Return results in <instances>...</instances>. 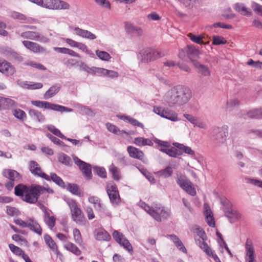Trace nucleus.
I'll list each match as a JSON object with an SVG mask.
<instances>
[{
  "mask_svg": "<svg viewBox=\"0 0 262 262\" xmlns=\"http://www.w3.org/2000/svg\"><path fill=\"white\" fill-rule=\"evenodd\" d=\"M191 97L190 90L179 85L168 91L164 96V101L170 107L180 106L187 103Z\"/></svg>",
  "mask_w": 262,
  "mask_h": 262,
  "instance_id": "nucleus-1",
  "label": "nucleus"
},
{
  "mask_svg": "<svg viewBox=\"0 0 262 262\" xmlns=\"http://www.w3.org/2000/svg\"><path fill=\"white\" fill-rule=\"evenodd\" d=\"M45 190V187L38 185H31L28 187L23 184L16 185L14 189L16 195L30 204L36 203L40 195L43 194Z\"/></svg>",
  "mask_w": 262,
  "mask_h": 262,
  "instance_id": "nucleus-2",
  "label": "nucleus"
},
{
  "mask_svg": "<svg viewBox=\"0 0 262 262\" xmlns=\"http://www.w3.org/2000/svg\"><path fill=\"white\" fill-rule=\"evenodd\" d=\"M139 205L158 222H161V218L167 219L170 216V211L160 204H157L154 207L151 208L145 203L140 202Z\"/></svg>",
  "mask_w": 262,
  "mask_h": 262,
  "instance_id": "nucleus-3",
  "label": "nucleus"
},
{
  "mask_svg": "<svg viewBox=\"0 0 262 262\" xmlns=\"http://www.w3.org/2000/svg\"><path fill=\"white\" fill-rule=\"evenodd\" d=\"M37 5L50 10H69L70 5L62 0H28Z\"/></svg>",
  "mask_w": 262,
  "mask_h": 262,
  "instance_id": "nucleus-4",
  "label": "nucleus"
},
{
  "mask_svg": "<svg viewBox=\"0 0 262 262\" xmlns=\"http://www.w3.org/2000/svg\"><path fill=\"white\" fill-rule=\"evenodd\" d=\"M212 137L214 142L220 146L226 142L228 136V126L224 125L222 126H214L212 128Z\"/></svg>",
  "mask_w": 262,
  "mask_h": 262,
  "instance_id": "nucleus-5",
  "label": "nucleus"
},
{
  "mask_svg": "<svg viewBox=\"0 0 262 262\" xmlns=\"http://www.w3.org/2000/svg\"><path fill=\"white\" fill-rule=\"evenodd\" d=\"M67 203L71 210L73 220L77 224L83 225L85 219L80 209L78 207L76 201L71 200Z\"/></svg>",
  "mask_w": 262,
  "mask_h": 262,
  "instance_id": "nucleus-6",
  "label": "nucleus"
},
{
  "mask_svg": "<svg viewBox=\"0 0 262 262\" xmlns=\"http://www.w3.org/2000/svg\"><path fill=\"white\" fill-rule=\"evenodd\" d=\"M164 55V54H162V53L159 51L150 48H147L140 52L138 55V58L143 62H148L154 60Z\"/></svg>",
  "mask_w": 262,
  "mask_h": 262,
  "instance_id": "nucleus-7",
  "label": "nucleus"
},
{
  "mask_svg": "<svg viewBox=\"0 0 262 262\" xmlns=\"http://www.w3.org/2000/svg\"><path fill=\"white\" fill-rule=\"evenodd\" d=\"M221 203L225 206L224 211L225 216L228 218L229 222L231 223H233L237 221L241 217L240 213L231 208V205L227 200L221 201Z\"/></svg>",
  "mask_w": 262,
  "mask_h": 262,
  "instance_id": "nucleus-8",
  "label": "nucleus"
},
{
  "mask_svg": "<svg viewBox=\"0 0 262 262\" xmlns=\"http://www.w3.org/2000/svg\"><path fill=\"white\" fill-rule=\"evenodd\" d=\"M16 33L25 39L33 40L42 43H48L50 41L48 38L37 32L28 31L19 33L17 31L16 32Z\"/></svg>",
  "mask_w": 262,
  "mask_h": 262,
  "instance_id": "nucleus-9",
  "label": "nucleus"
},
{
  "mask_svg": "<svg viewBox=\"0 0 262 262\" xmlns=\"http://www.w3.org/2000/svg\"><path fill=\"white\" fill-rule=\"evenodd\" d=\"M106 189L112 204L115 206L118 205L121 202V198L116 185L115 184H107Z\"/></svg>",
  "mask_w": 262,
  "mask_h": 262,
  "instance_id": "nucleus-10",
  "label": "nucleus"
},
{
  "mask_svg": "<svg viewBox=\"0 0 262 262\" xmlns=\"http://www.w3.org/2000/svg\"><path fill=\"white\" fill-rule=\"evenodd\" d=\"M72 157L74 163L82 171L84 177L87 179H91L92 177L91 165L90 164L81 160L74 154L72 155Z\"/></svg>",
  "mask_w": 262,
  "mask_h": 262,
  "instance_id": "nucleus-11",
  "label": "nucleus"
},
{
  "mask_svg": "<svg viewBox=\"0 0 262 262\" xmlns=\"http://www.w3.org/2000/svg\"><path fill=\"white\" fill-rule=\"evenodd\" d=\"M154 111L159 116L172 121H178L180 120L178 117L177 113L168 108H164L161 107H155Z\"/></svg>",
  "mask_w": 262,
  "mask_h": 262,
  "instance_id": "nucleus-12",
  "label": "nucleus"
},
{
  "mask_svg": "<svg viewBox=\"0 0 262 262\" xmlns=\"http://www.w3.org/2000/svg\"><path fill=\"white\" fill-rule=\"evenodd\" d=\"M113 237L114 239L121 246L123 247L129 252L133 251V247L129 241L125 238L124 235L117 230H115L113 233Z\"/></svg>",
  "mask_w": 262,
  "mask_h": 262,
  "instance_id": "nucleus-13",
  "label": "nucleus"
},
{
  "mask_svg": "<svg viewBox=\"0 0 262 262\" xmlns=\"http://www.w3.org/2000/svg\"><path fill=\"white\" fill-rule=\"evenodd\" d=\"M255 252L253 243L250 238H247L245 244V260L246 262H256Z\"/></svg>",
  "mask_w": 262,
  "mask_h": 262,
  "instance_id": "nucleus-14",
  "label": "nucleus"
},
{
  "mask_svg": "<svg viewBox=\"0 0 262 262\" xmlns=\"http://www.w3.org/2000/svg\"><path fill=\"white\" fill-rule=\"evenodd\" d=\"M23 45L30 51L37 54H46L48 52L47 49L39 44L29 40L23 41Z\"/></svg>",
  "mask_w": 262,
  "mask_h": 262,
  "instance_id": "nucleus-15",
  "label": "nucleus"
},
{
  "mask_svg": "<svg viewBox=\"0 0 262 262\" xmlns=\"http://www.w3.org/2000/svg\"><path fill=\"white\" fill-rule=\"evenodd\" d=\"M29 168L31 173L34 176L41 177L48 181L50 180V176L42 172L41 167L36 161H30L29 164Z\"/></svg>",
  "mask_w": 262,
  "mask_h": 262,
  "instance_id": "nucleus-16",
  "label": "nucleus"
},
{
  "mask_svg": "<svg viewBox=\"0 0 262 262\" xmlns=\"http://www.w3.org/2000/svg\"><path fill=\"white\" fill-rule=\"evenodd\" d=\"M0 72L7 76H10L15 74L16 70L10 62L5 60H0Z\"/></svg>",
  "mask_w": 262,
  "mask_h": 262,
  "instance_id": "nucleus-17",
  "label": "nucleus"
},
{
  "mask_svg": "<svg viewBox=\"0 0 262 262\" xmlns=\"http://www.w3.org/2000/svg\"><path fill=\"white\" fill-rule=\"evenodd\" d=\"M233 8L240 14L245 16H250L252 14L251 10L243 3H237L235 4Z\"/></svg>",
  "mask_w": 262,
  "mask_h": 262,
  "instance_id": "nucleus-18",
  "label": "nucleus"
},
{
  "mask_svg": "<svg viewBox=\"0 0 262 262\" xmlns=\"http://www.w3.org/2000/svg\"><path fill=\"white\" fill-rule=\"evenodd\" d=\"M2 174L4 177L13 181H18L21 179L20 174L16 170L12 169H4Z\"/></svg>",
  "mask_w": 262,
  "mask_h": 262,
  "instance_id": "nucleus-19",
  "label": "nucleus"
},
{
  "mask_svg": "<svg viewBox=\"0 0 262 262\" xmlns=\"http://www.w3.org/2000/svg\"><path fill=\"white\" fill-rule=\"evenodd\" d=\"M74 31L77 35L80 36L83 38H85L90 40H94L96 38V35L90 31L80 29L78 27H76L74 29Z\"/></svg>",
  "mask_w": 262,
  "mask_h": 262,
  "instance_id": "nucleus-20",
  "label": "nucleus"
},
{
  "mask_svg": "<svg viewBox=\"0 0 262 262\" xmlns=\"http://www.w3.org/2000/svg\"><path fill=\"white\" fill-rule=\"evenodd\" d=\"M204 215L206 217V220L207 224L210 227H213L215 226V222L214 217L213 216L212 213L208 206L206 204H204Z\"/></svg>",
  "mask_w": 262,
  "mask_h": 262,
  "instance_id": "nucleus-21",
  "label": "nucleus"
},
{
  "mask_svg": "<svg viewBox=\"0 0 262 262\" xmlns=\"http://www.w3.org/2000/svg\"><path fill=\"white\" fill-rule=\"evenodd\" d=\"M127 151L129 156L134 158L142 160L144 157L143 152L134 146H129L127 147Z\"/></svg>",
  "mask_w": 262,
  "mask_h": 262,
  "instance_id": "nucleus-22",
  "label": "nucleus"
},
{
  "mask_svg": "<svg viewBox=\"0 0 262 262\" xmlns=\"http://www.w3.org/2000/svg\"><path fill=\"white\" fill-rule=\"evenodd\" d=\"M28 114L32 119L38 122H43L46 120L44 115L38 110L30 109Z\"/></svg>",
  "mask_w": 262,
  "mask_h": 262,
  "instance_id": "nucleus-23",
  "label": "nucleus"
},
{
  "mask_svg": "<svg viewBox=\"0 0 262 262\" xmlns=\"http://www.w3.org/2000/svg\"><path fill=\"white\" fill-rule=\"evenodd\" d=\"M27 228H29L30 230L34 232L39 235L42 234V229L40 226L36 221H34L32 219H28V225Z\"/></svg>",
  "mask_w": 262,
  "mask_h": 262,
  "instance_id": "nucleus-24",
  "label": "nucleus"
},
{
  "mask_svg": "<svg viewBox=\"0 0 262 262\" xmlns=\"http://www.w3.org/2000/svg\"><path fill=\"white\" fill-rule=\"evenodd\" d=\"M61 89V85L60 84H55L53 85L50 88V89L46 91L44 94V98L46 99H49L56 94H57Z\"/></svg>",
  "mask_w": 262,
  "mask_h": 262,
  "instance_id": "nucleus-25",
  "label": "nucleus"
},
{
  "mask_svg": "<svg viewBox=\"0 0 262 262\" xmlns=\"http://www.w3.org/2000/svg\"><path fill=\"white\" fill-rule=\"evenodd\" d=\"M96 73L98 75H104L110 78H115L118 76V74L117 72L101 68H98Z\"/></svg>",
  "mask_w": 262,
  "mask_h": 262,
  "instance_id": "nucleus-26",
  "label": "nucleus"
},
{
  "mask_svg": "<svg viewBox=\"0 0 262 262\" xmlns=\"http://www.w3.org/2000/svg\"><path fill=\"white\" fill-rule=\"evenodd\" d=\"M167 236H168L170 238V239L173 241L174 243L176 246L182 252L184 253L187 252V250L185 246H184L182 242L181 241L180 238L175 234H170L167 235Z\"/></svg>",
  "mask_w": 262,
  "mask_h": 262,
  "instance_id": "nucleus-27",
  "label": "nucleus"
},
{
  "mask_svg": "<svg viewBox=\"0 0 262 262\" xmlns=\"http://www.w3.org/2000/svg\"><path fill=\"white\" fill-rule=\"evenodd\" d=\"M31 103L39 108H45L48 110H53L54 104L53 103L47 102V101H36L33 100L31 101Z\"/></svg>",
  "mask_w": 262,
  "mask_h": 262,
  "instance_id": "nucleus-28",
  "label": "nucleus"
},
{
  "mask_svg": "<svg viewBox=\"0 0 262 262\" xmlns=\"http://www.w3.org/2000/svg\"><path fill=\"white\" fill-rule=\"evenodd\" d=\"M195 67L196 68L199 73L203 76H209L210 75V71L208 67L201 64L199 62H195L194 63Z\"/></svg>",
  "mask_w": 262,
  "mask_h": 262,
  "instance_id": "nucleus-29",
  "label": "nucleus"
},
{
  "mask_svg": "<svg viewBox=\"0 0 262 262\" xmlns=\"http://www.w3.org/2000/svg\"><path fill=\"white\" fill-rule=\"evenodd\" d=\"M96 238L99 241H108L111 239L110 235L103 229H98L95 234Z\"/></svg>",
  "mask_w": 262,
  "mask_h": 262,
  "instance_id": "nucleus-30",
  "label": "nucleus"
},
{
  "mask_svg": "<svg viewBox=\"0 0 262 262\" xmlns=\"http://www.w3.org/2000/svg\"><path fill=\"white\" fill-rule=\"evenodd\" d=\"M1 108H9L10 107L16 106V103L12 99L8 98H4L1 96Z\"/></svg>",
  "mask_w": 262,
  "mask_h": 262,
  "instance_id": "nucleus-31",
  "label": "nucleus"
},
{
  "mask_svg": "<svg viewBox=\"0 0 262 262\" xmlns=\"http://www.w3.org/2000/svg\"><path fill=\"white\" fill-rule=\"evenodd\" d=\"M196 243L206 253L207 255L212 254V250L205 242V239L195 238Z\"/></svg>",
  "mask_w": 262,
  "mask_h": 262,
  "instance_id": "nucleus-32",
  "label": "nucleus"
},
{
  "mask_svg": "<svg viewBox=\"0 0 262 262\" xmlns=\"http://www.w3.org/2000/svg\"><path fill=\"white\" fill-rule=\"evenodd\" d=\"M160 150L166 154L170 157L174 158H176L182 155V152L181 151H178V150L174 147H171L170 148H161Z\"/></svg>",
  "mask_w": 262,
  "mask_h": 262,
  "instance_id": "nucleus-33",
  "label": "nucleus"
},
{
  "mask_svg": "<svg viewBox=\"0 0 262 262\" xmlns=\"http://www.w3.org/2000/svg\"><path fill=\"white\" fill-rule=\"evenodd\" d=\"M190 230L192 232L196 233L200 238V239H206V235L204 231L199 226L196 225H192L190 228Z\"/></svg>",
  "mask_w": 262,
  "mask_h": 262,
  "instance_id": "nucleus-34",
  "label": "nucleus"
},
{
  "mask_svg": "<svg viewBox=\"0 0 262 262\" xmlns=\"http://www.w3.org/2000/svg\"><path fill=\"white\" fill-rule=\"evenodd\" d=\"M134 143L139 146L145 145L152 146L153 145L150 140L143 137L136 138L134 140Z\"/></svg>",
  "mask_w": 262,
  "mask_h": 262,
  "instance_id": "nucleus-35",
  "label": "nucleus"
},
{
  "mask_svg": "<svg viewBox=\"0 0 262 262\" xmlns=\"http://www.w3.org/2000/svg\"><path fill=\"white\" fill-rule=\"evenodd\" d=\"M79 69L81 71L86 72L90 74H97L96 71L98 70V68L96 67H89L84 62H80L79 65Z\"/></svg>",
  "mask_w": 262,
  "mask_h": 262,
  "instance_id": "nucleus-36",
  "label": "nucleus"
},
{
  "mask_svg": "<svg viewBox=\"0 0 262 262\" xmlns=\"http://www.w3.org/2000/svg\"><path fill=\"white\" fill-rule=\"evenodd\" d=\"M58 161L66 166H71L72 161L71 158L64 153H60L58 155Z\"/></svg>",
  "mask_w": 262,
  "mask_h": 262,
  "instance_id": "nucleus-37",
  "label": "nucleus"
},
{
  "mask_svg": "<svg viewBox=\"0 0 262 262\" xmlns=\"http://www.w3.org/2000/svg\"><path fill=\"white\" fill-rule=\"evenodd\" d=\"M10 16L14 19L26 20L27 23H31L33 20L32 18H27L25 15L15 11L12 12Z\"/></svg>",
  "mask_w": 262,
  "mask_h": 262,
  "instance_id": "nucleus-38",
  "label": "nucleus"
},
{
  "mask_svg": "<svg viewBox=\"0 0 262 262\" xmlns=\"http://www.w3.org/2000/svg\"><path fill=\"white\" fill-rule=\"evenodd\" d=\"M106 127L107 129L110 132H112L115 134H120L122 135L123 134H125L126 135H128L129 134L126 132L124 130H120L115 125L110 123H106Z\"/></svg>",
  "mask_w": 262,
  "mask_h": 262,
  "instance_id": "nucleus-39",
  "label": "nucleus"
},
{
  "mask_svg": "<svg viewBox=\"0 0 262 262\" xmlns=\"http://www.w3.org/2000/svg\"><path fill=\"white\" fill-rule=\"evenodd\" d=\"M187 53L190 58L198 57L200 54L199 50L192 46H188Z\"/></svg>",
  "mask_w": 262,
  "mask_h": 262,
  "instance_id": "nucleus-40",
  "label": "nucleus"
},
{
  "mask_svg": "<svg viewBox=\"0 0 262 262\" xmlns=\"http://www.w3.org/2000/svg\"><path fill=\"white\" fill-rule=\"evenodd\" d=\"M173 145L179 149L182 150L185 153L189 155H193L194 154V151L192 150L190 147L185 146L182 144H180L177 142L173 143Z\"/></svg>",
  "mask_w": 262,
  "mask_h": 262,
  "instance_id": "nucleus-41",
  "label": "nucleus"
},
{
  "mask_svg": "<svg viewBox=\"0 0 262 262\" xmlns=\"http://www.w3.org/2000/svg\"><path fill=\"white\" fill-rule=\"evenodd\" d=\"M65 248L76 255H79L81 254L80 249L74 244L69 242L67 243Z\"/></svg>",
  "mask_w": 262,
  "mask_h": 262,
  "instance_id": "nucleus-42",
  "label": "nucleus"
},
{
  "mask_svg": "<svg viewBox=\"0 0 262 262\" xmlns=\"http://www.w3.org/2000/svg\"><path fill=\"white\" fill-rule=\"evenodd\" d=\"M109 170L113 175L115 180L118 181L121 178L120 172L119 168L112 164L109 167Z\"/></svg>",
  "mask_w": 262,
  "mask_h": 262,
  "instance_id": "nucleus-43",
  "label": "nucleus"
},
{
  "mask_svg": "<svg viewBox=\"0 0 262 262\" xmlns=\"http://www.w3.org/2000/svg\"><path fill=\"white\" fill-rule=\"evenodd\" d=\"M120 118L124 121H127L128 122H129L131 124H132L134 126H139L141 127V128L144 127V125L142 123L139 122L138 120L134 118L125 116H122L120 117Z\"/></svg>",
  "mask_w": 262,
  "mask_h": 262,
  "instance_id": "nucleus-44",
  "label": "nucleus"
},
{
  "mask_svg": "<svg viewBox=\"0 0 262 262\" xmlns=\"http://www.w3.org/2000/svg\"><path fill=\"white\" fill-rule=\"evenodd\" d=\"M247 116L250 118H262V108L253 109L247 113Z\"/></svg>",
  "mask_w": 262,
  "mask_h": 262,
  "instance_id": "nucleus-45",
  "label": "nucleus"
},
{
  "mask_svg": "<svg viewBox=\"0 0 262 262\" xmlns=\"http://www.w3.org/2000/svg\"><path fill=\"white\" fill-rule=\"evenodd\" d=\"M50 179H51L54 183H55L57 185H59V186L62 188L66 187L63 181V180L56 173H51Z\"/></svg>",
  "mask_w": 262,
  "mask_h": 262,
  "instance_id": "nucleus-46",
  "label": "nucleus"
},
{
  "mask_svg": "<svg viewBox=\"0 0 262 262\" xmlns=\"http://www.w3.org/2000/svg\"><path fill=\"white\" fill-rule=\"evenodd\" d=\"M67 189L73 194L79 195L80 194V190L76 184L69 183L67 186Z\"/></svg>",
  "mask_w": 262,
  "mask_h": 262,
  "instance_id": "nucleus-47",
  "label": "nucleus"
},
{
  "mask_svg": "<svg viewBox=\"0 0 262 262\" xmlns=\"http://www.w3.org/2000/svg\"><path fill=\"white\" fill-rule=\"evenodd\" d=\"M182 189L192 196H194L196 194L195 188L192 186V184L190 181Z\"/></svg>",
  "mask_w": 262,
  "mask_h": 262,
  "instance_id": "nucleus-48",
  "label": "nucleus"
},
{
  "mask_svg": "<svg viewBox=\"0 0 262 262\" xmlns=\"http://www.w3.org/2000/svg\"><path fill=\"white\" fill-rule=\"evenodd\" d=\"M47 128L55 136L63 139H66V137L60 132V131L58 128H56L54 125H49L47 126Z\"/></svg>",
  "mask_w": 262,
  "mask_h": 262,
  "instance_id": "nucleus-49",
  "label": "nucleus"
},
{
  "mask_svg": "<svg viewBox=\"0 0 262 262\" xmlns=\"http://www.w3.org/2000/svg\"><path fill=\"white\" fill-rule=\"evenodd\" d=\"M44 239L46 244L49 246V247L51 249H52L53 250H57V246L50 235L48 234H45L44 235Z\"/></svg>",
  "mask_w": 262,
  "mask_h": 262,
  "instance_id": "nucleus-50",
  "label": "nucleus"
},
{
  "mask_svg": "<svg viewBox=\"0 0 262 262\" xmlns=\"http://www.w3.org/2000/svg\"><path fill=\"white\" fill-rule=\"evenodd\" d=\"M9 247L10 249V250L15 254L18 256H23V254H25V253L23 251V250L20 248L19 247L15 246L14 245L12 244H10L9 245Z\"/></svg>",
  "mask_w": 262,
  "mask_h": 262,
  "instance_id": "nucleus-51",
  "label": "nucleus"
},
{
  "mask_svg": "<svg viewBox=\"0 0 262 262\" xmlns=\"http://www.w3.org/2000/svg\"><path fill=\"white\" fill-rule=\"evenodd\" d=\"M239 101L235 98L230 99L227 102L226 109L230 111L234 107H236L239 105Z\"/></svg>",
  "mask_w": 262,
  "mask_h": 262,
  "instance_id": "nucleus-52",
  "label": "nucleus"
},
{
  "mask_svg": "<svg viewBox=\"0 0 262 262\" xmlns=\"http://www.w3.org/2000/svg\"><path fill=\"white\" fill-rule=\"evenodd\" d=\"M251 7L255 13L262 16V5L255 2H252Z\"/></svg>",
  "mask_w": 262,
  "mask_h": 262,
  "instance_id": "nucleus-53",
  "label": "nucleus"
},
{
  "mask_svg": "<svg viewBox=\"0 0 262 262\" xmlns=\"http://www.w3.org/2000/svg\"><path fill=\"white\" fill-rule=\"evenodd\" d=\"M96 55L101 60L108 61L111 58L110 55L105 51H100L97 50L96 51Z\"/></svg>",
  "mask_w": 262,
  "mask_h": 262,
  "instance_id": "nucleus-54",
  "label": "nucleus"
},
{
  "mask_svg": "<svg viewBox=\"0 0 262 262\" xmlns=\"http://www.w3.org/2000/svg\"><path fill=\"white\" fill-rule=\"evenodd\" d=\"M160 176L166 178L170 177L172 173V170L171 167L168 166L164 169L159 172Z\"/></svg>",
  "mask_w": 262,
  "mask_h": 262,
  "instance_id": "nucleus-55",
  "label": "nucleus"
},
{
  "mask_svg": "<svg viewBox=\"0 0 262 262\" xmlns=\"http://www.w3.org/2000/svg\"><path fill=\"white\" fill-rule=\"evenodd\" d=\"M94 1L98 6L108 10L111 9V4L108 0H94Z\"/></svg>",
  "mask_w": 262,
  "mask_h": 262,
  "instance_id": "nucleus-56",
  "label": "nucleus"
},
{
  "mask_svg": "<svg viewBox=\"0 0 262 262\" xmlns=\"http://www.w3.org/2000/svg\"><path fill=\"white\" fill-rule=\"evenodd\" d=\"M189 181L186 177L183 175L178 176L177 179V184L182 188L183 187H185V185Z\"/></svg>",
  "mask_w": 262,
  "mask_h": 262,
  "instance_id": "nucleus-57",
  "label": "nucleus"
},
{
  "mask_svg": "<svg viewBox=\"0 0 262 262\" xmlns=\"http://www.w3.org/2000/svg\"><path fill=\"white\" fill-rule=\"evenodd\" d=\"M13 115L20 120H24L26 118V113L23 110L16 109L12 111Z\"/></svg>",
  "mask_w": 262,
  "mask_h": 262,
  "instance_id": "nucleus-58",
  "label": "nucleus"
},
{
  "mask_svg": "<svg viewBox=\"0 0 262 262\" xmlns=\"http://www.w3.org/2000/svg\"><path fill=\"white\" fill-rule=\"evenodd\" d=\"M73 236L76 243L80 245L82 243L81 235L78 229L75 228L73 230Z\"/></svg>",
  "mask_w": 262,
  "mask_h": 262,
  "instance_id": "nucleus-59",
  "label": "nucleus"
},
{
  "mask_svg": "<svg viewBox=\"0 0 262 262\" xmlns=\"http://www.w3.org/2000/svg\"><path fill=\"white\" fill-rule=\"evenodd\" d=\"M226 42V40L223 37L220 36H213V44L214 45L225 44Z\"/></svg>",
  "mask_w": 262,
  "mask_h": 262,
  "instance_id": "nucleus-60",
  "label": "nucleus"
},
{
  "mask_svg": "<svg viewBox=\"0 0 262 262\" xmlns=\"http://www.w3.org/2000/svg\"><path fill=\"white\" fill-rule=\"evenodd\" d=\"M53 111L60 112H73V109L65 107L60 105L58 104H54V110Z\"/></svg>",
  "mask_w": 262,
  "mask_h": 262,
  "instance_id": "nucleus-61",
  "label": "nucleus"
},
{
  "mask_svg": "<svg viewBox=\"0 0 262 262\" xmlns=\"http://www.w3.org/2000/svg\"><path fill=\"white\" fill-rule=\"evenodd\" d=\"M188 36L190 39L194 42L198 44L204 43L202 41L203 37L201 35L195 36L191 33H189Z\"/></svg>",
  "mask_w": 262,
  "mask_h": 262,
  "instance_id": "nucleus-62",
  "label": "nucleus"
},
{
  "mask_svg": "<svg viewBox=\"0 0 262 262\" xmlns=\"http://www.w3.org/2000/svg\"><path fill=\"white\" fill-rule=\"evenodd\" d=\"M6 213L10 216L18 215L19 213V210L15 207L7 206L6 207Z\"/></svg>",
  "mask_w": 262,
  "mask_h": 262,
  "instance_id": "nucleus-63",
  "label": "nucleus"
},
{
  "mask_svg": "<svg viewBox=\"0 0 262 262\" xmlns=\"http://www.w3.org/2000/svg\"><path fill=\"white\" fill-rule=\"evenodd\" d=\"M245 180L247 183L252 184L254 185L258 186L260 188H262V181H259L258 180L253 179L249 178H246Z\"/></svg>",
  "mask_w": 262,
  "mask_h": 262,
  "instance_id": "nucleus-64",
  "label": "nucleus"
}]
</instances>
